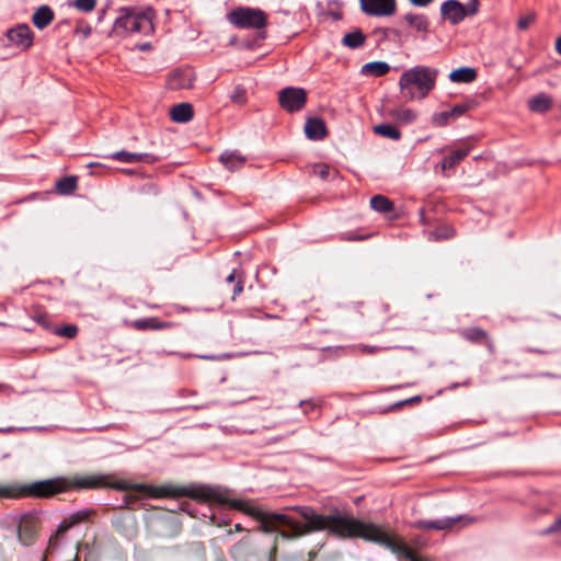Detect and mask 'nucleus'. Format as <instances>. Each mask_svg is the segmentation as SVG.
Instances as JSON below:
<instances>
[{
    "label": "nucleus",
    "mask_w": 561,
    "mask_h": 561,
    "mask_svg": "<svg viewBox=\"0 0 561 561\" xmlns=\"http://www.w3.org/2000/svg\"><path fill=\"white\" fill-rule=\"evenodd\" d=\"M294 510L299 513L305 523L297 522L288 514L272 513L276 526L282 525L293 531L291 535L282 533L283 538L290 539L327 530L330 535L339 538H363L380 545H390L387 534L381 528L370 523L360 522L337 510L332 511L329 515L318 514L309 506H296Z\"/></svg>",
    "instance_id": "f257e3e1"
},
{
    "label": "nucleus",
    "mask_w": 561,
    "mask_h": 561,
    "mask_svg": "<svg viewBox=\"0 0 561 561\" xmlns=\"http://www.w3.org/2000/svg\"><path fill=\"white\" fill-rule=\"evenodd\" d=\"M438 69L417 65L404 70L399 78V88L407 101L425 99L435 88Z\"/></svg>",
    "instance_id": "f03ea898"
},
{
    "label": "nucleus",
    "mask_w": 561,
    "mask_h": 561,
    "mask_svg": "<svg viewBox=\"0 0 561 561\" xmlns=\"http://www.w3.org/2000/svg\"><path fill=\"white\" fill-rule=\"evenodd\" d=\"M153 18L154 13L151 8H119L113 32L121 36L129 34L151 35L154 32Z\"/></svg>",
    "instance_id": "7ed1b4c3"
},
{
    "label": "nucleus",
    "mask_w": 561,
    "mask_h": 561,
    "mask_svg": "<svg viewBox=\"0 0 561 561\" xmlns=\"http://www.w3.org/2000/svg\"><path fill=\"white\" fill-rule=\"evenodd\" d=\"M68 488L69 483L62 478L38 481L25 486L0 485V497H20L26 494L50 496L64 492Z\"/></svg>",
    "instance_id": "20e7f679"
},
{
    "label": "nucleus",
    "mask_w": 561,
    "mask_h": 561,
    "mask_svg": "<svg viewBox=\"0 0 561 561\" xmlns=\"http://www.w3.org/2000/svg\"><path fill=\"white\" fill-rule=\"evenodd\" d=\"M230 24L238 28H263L266 25L265 12L257 8L240 7L227 14Z\"/></svg>",
    "instance_id": "39448f33"
},
{
    "label": "nucleus",
    "mask_w": 561,
    "mask_h": 561,
    "mask_svg": "<svg viewBox=\"0 0 561 561\" xmlns=\"http://www.w3.org/2000/svg\"><path fill=\"white\" fill-rule=\"evenodd\" d=\"M33 32L26 24H19L7 32L9 44L20 50H26L33 44Z\"/></svg>",
    "instance_id": "423d86ee"
},
{
    "label": "nucleus",
    "mask_w": 561,
    "mask_h": 561,
    "mask_svg": "<svg viewBox=\"0 0 561 561\" xmlns=\"http://www.w3.org/2000/svg\"><path fill=\"white\" fill-rule=\"evenodd\" d=\"M279 103L288 112L299 111L306 103V92L301 88H285L279 92Z\"/></svg>",
    "instance_id": "0eeeda50"
},
{
    "label": "nucleus",
    "mask_w": 561,
    "mask_h": 561,
    "mask_svg": "<svg viewBox=\"0 0 561 561\" xmlns=\"http://www.w3.org/2000/svg\"><path fill=\"white\" fill-rule=\"evenodd\" d=\"M360 9L368 15L389 16L396 12V0H359Z\"/></svg>",
    "instance_id": "6e6552de"
},
{
    "label": "nucleus",
    "mask_w": 561,
    "mask_h": 561,
    "mask_svg": "<svg viewBox=\"0 0 561 561\" xmlns=\"http://www.w3.org/2000/svg\"><path fill=\"white\" fill-rule=\"evenodd\" d=\"M472 520L471 517L458 515L455 517H446L442 519L435 520H421L417 522L416 526L424 529H437L445 530L451 529L456 527L457 524H461V526L469 524Z\"/></svg>",
    "instance_id": "1a4fd4ad"
},
{
    "label": "nucleus",
    "mask_w": 561,
    "mask_h": 561,
    "mask_svg": "<svg viewBox=\"0 0 561 561\" xmlns=\"http://www.w3.org/2000/svg\"><path fill=\"white\" fill-rule=\"evenodd\" d=\"M36 533V520L32 515L21 516L18 524V538L19 541L28 546L33 542Z\"/></svg>",
    "instance_id": "9d476101"
},
{
    "label": "nucleus",
    "mask_w": 561,
    "mask_h": 561,
    "mask_svg": "<svg viewBox=\"0 0 561 561\" xmlns=\"http://www.w3.org/2000/svg\"><path fill=\"white\" fill-rule=\"evenodd\" d=\"M136 489L152 497H176L186 494L185 489L172 485L148 486L141 484Z\"/></svg>",
    "instance_id": "9b49d317"
},
{
    "label": "nucleus",
    "mask_w": 561,
    "mask_h": 561,
    "mask_svg": "<svg viewBox=\"0 0 561 561\" xmlns=\"http://www.w3.org/2000/svg\"><path fill=\"white\" fill-rule=\"evenodd\" d=\"M440 12L451 24H458L466 16L463 5L457 0H448L442 4Z\"/></svg>",
    "instance_id": "f8f14e48"
},
{
    "label": "nucleus",
    "mask_w": 561,
    "mask_h": 561,
    "mask_svg": "<svg viewBox=\"0 0 561 561\" xmlns=\"http://www.w3.org/2000/svg\"><path fill=\"white\" fill-rule=\"evenodd\" d=\"M468 110L465 104L455 105L450 111H444L433 114L431 122L434 126L443 127L448 125L451 121L463 115Z\"/></svg>",
    "instance_id": "ddd939ff"
},
{
    "label": "nucleus",
    "mask_w": 561,
    "mask_h": 561,
    "mask_svg": "<svg viewBox=\"0 0 561 561\" xmlns=\"http://www.w3.org/2000/svg\"><path fill=\"white\" fill-rule=\"evenodd\" d=\"M194 73L191 69H178L174 70L168 80L170 89H188L193 85Z\"/></svg>",
    "instance_id": "4468645a"
},
{
    "label": "nucleus",
    "mask_w": 561,
    "mask_h": 561,
    "mask_svg": "<svg viewBox=\"0 0 561 561\" xmlns=\"http://www.w3.org/2000/svg\"><path fill=\"white\" fill-rule=\"evenodd\" d=\"M108 158L124 162V163H134L137 161H146L148 163H152L156 161V158H153L149 153H136V152H128L125 150L111 153L108 156Z\"/></svg>",
    "instance_id": "2eb2a0df"
},
{
    "label": "nucleus",
    "mask_w": 561,
    "mask_h": 561,
    "mask_svg": "<svg viewBox=\"0 0 561 561\" xmlns=\"http://www.w3.org/2000/svg\"><path fill=\"white\" fill-rule=\"evenodd\" d=\"M305 133L309 139L320 140L327 134L325 124L320 118H309L305 125Z\"/></svg>",
    "instance_id": "dca6fc26"
},
{
    "label": "nucleus",
    "mask_w": 561,
    "mask_h": 561,
    "mask_svg": "<svg viewBox=\"0 0 561 561\" xmlns=\"http://www.w3.org/2000/svg\"><path fill=\"white\" fill-rule=\"evenodd\" d=\"M449 80L455 83H470L477 78V70L472 67H461L453 70Z\"/></svg>",
    "instance_id": "f3484780"
},
{
    "label": "nucleus",
    "mask_w": 561,
    "mask_h": 561,
    "mask_svg": "<svg viewBox=\"0 0 561 561\" xmlns=\"http://www.w3.org/2000/svg\"><path fill=\"white\" fill-rule=\"evenodd\" d=\"M53 20L54 12L48 5L39 7L32 16V21L38 30L45 28Z\"/></svg>",
    "instance_id": "a211bd4d"
},
{
    "label": "nucleus",
    "mask_w": 561,
    "mask_h": 561,
    "mask_svg": "<svg viewBox=\"0 0 561 561\" xmlns=\"http://www.w3.org/2000/svg\"><path fill=\"white\" fill-rule=\"evenodd\" d=\"M170 116L176 123H186L193 117V107L188 103L176 104L171 108Z\"/></svg>",
    "instance_id": "6ab92c4d"
},
{
    "label": "nucleus",
    "mask_w": 561,
    "mask_h": 561,
    "mask_svg": "<svg viewBox=\"0 0 561 561\" xmlns=\"http://www.w3.org/2000/svg\"><path fill=\"white\" fill-rule=\"evenodd\" d=\"M389 70L390 66L386 61H370L362 67L360 73L369 77H381L388 73Z\"/></svg>",
    "instance_id": "aec40b11"
},
{
    "label": "nucleus",
    "mask_w": 561,
    "mask_h": 561,
    "mask_svg": "<svg viewBox=\"0 0 561 561\" xmlns=\"http://www.w3.org/2000/svg\"><path fill=\"white\" fill-rule=\"evenodd\" d=\"M468 153V148L456 149L448 157H446L438 167L442 169L443 172H446L447 170L453 169L457 164H459L460 161H462Z\"/></svg>",
    "instance_id": "412c9836"
},
{
    "label": "nucleus",
    "mask_w": 561,
    "mask_h": 561,
    "mask_svg": "<svg viewBox=\"0 0 561 561\" xmlns=\"http://www.w3.org/2000/svg\"><path fill=\"white\" fill-rule=\"evenodd\" d=\"M405 22L419 33H427L430 27L428 19L424 14L407 13Z\"/></svg>",
    "instance_id": "4be33fe9"
},
{
    "label": "nucleus",
    "mask_w": 561,
    "mask_h": 561,
    "mask_svg": "<svg viewBox=\"0 0 561 561\" xmlns=\"http://www.w3.org/2000/svg\"><path fill=\"white\" fill-rule=\"evenodd\" d=\"M365 38L366 36L364 35V33L360 30L356 28L350 33H346L342 38V43L346 47L355 49L360 47L365 43Z\"/></svg>",
    "instance_id": "5701e85b"
},
{
    "label": "nucleus",
    "mask_w": 561,
    "mask_h": 561,
    "mask_svg": "<svg viewBox=\"0 0 561 561\" xmlns=\"http://www.w3.org/2000/svg\"><path fill=\"white\" fill-rule=\"evenodd\" d=\"M220 161L230 171L240 168L244 163V158L233 151H226L221 153Z\"/></svg>",
    "instance_id": "b1692460"
},
{
    "label": "nucleus",
    "mask_w": 561,
    "mask_h": 561,
    "mask_svg": "<svg viewBox=\"0 0 561 561\" xmlns=\"http://www.w3.org/2000/svg\"><path fill=\"white\" fill-rule=\"evenodd\" d=\"M389 116L400 123L410 124L415 121L416 113L411 108L398 107L389 112Z\"/></svg>",
    "instance_id": "393cba45"
},
{
    "label": "nucleus",
    "mask_w": 561,
    "mask_h": 561,
    "mask_svg": "<svg viewBox=\"0 0 561 561\" xmlns=\"http://www.w3.org/2000/svg\"><path fill=\"white\" fill-rule=\"evenodd\" d=\"M528 106L533 112L543 113L551 106V99L546 94H538L528 101Z\"/></svg>",
    "instance_id": "a878e982"
},
{
    "label": "nucleus",
    "mask_w": 561,
    "mask_h": 561,
    "mask_svg": "<svg viewBox=\"0 0 561 561\" xmlns=\"http://www.w3.org/2000/svg\"><path fill=\"white\" fill-rule=\"evenodd\" d=\"M131 325L137 330H158L167 328L168 324L164 322L158 321L156 318H144L135 320Z\"/></svg>",
    "instance_id": "bb28decb"
},
{
    "label": "nucleus",
    "mask_w": 561,
    "mask_h": 561,
    "mask_svg": "<svg viewBox=\"0 0 561 561\" xmlns=\"http://www.w3.org/2000/svg\"><path fill=\"white\" fill-rule=\"evenodd\" d=\"M104 477L102 476H88L79 478L73 482L75 486L83 489H94L104 484Z\"/></svg>",
    "instance_id": "cd10ccee"
},
{
    "label": "nucleus",
    "mask_w": 561,
    "mask_h": 561,
    "mask_svg": "<svg viewBox=\"0 0 561 561\" xmlns=\"http://www.w3.org/2000/svg\"><path fill=\"white\" fill-rule=\"evenodd\" d=\"M374 131L382 137L398 140L401 137V131L391 124H380L374 126Z\"/></svg>",
    "instance_id": "c85d7f7f"
},
{
    "label": "nucleus",
    "mask_w": 561,
    "mask_h": 561,
    "mask_svg": "<svg viewBox=\"0 0 561 561\" xmlns=\"http://www.w3.org/2000/svg\"><path fill=\"white\" fill-rule=\"evenodd\" d=\"M370 206L378 213H388L393 208L391 201L382 195H376L371 197Z\"/></svg>",
    "instance_id": "c756f323"
},
{
    "label": "nucleus",
    "mask_w": 561,
    "mask_h": 561,
    "mask_svg": "<svg viewBox=\"0 0 561 561\" xmlns=\"http://www.w3.org/2000/svg\"><path fill=\"white\" fill-rule=\"evenodd\" d=\"M87 516H88L87 512H78V513L71 515L69 518H66V519H64L62 522L59 523L58 528H57V533L58 534L66 533L73 525H76L79 522H81L84 518H87Z\"/></svg>",
    "instance_id": "7c9ffc66"
},
{
    "label": "nucleus",
    "mask_w": 561,
    "mask_h": 561,
    "mask_svg": "<svg viewBox=\"0 0 561 561\" xmlns=\"http://www.w3.org/2000/svg\"><path fill=\"white\" fill-rule=\"evenodd\" d=\"M256 517L261 522V528L264 533L270 534L276 531L277 526L274 517H272V513L259 512Z\"/></svg>",
    "instance_id": "2f4dec72"
},
{
    "label": "nucleus",
    "mask_w": 561,
    "mask_h": 561,
    "mask_svg": "<svg viewBox=\"0 0 561 561\" xmlns=\"http://www.w3.org/2000/svg\"><path fill=\"white\" fill-rule=\"evenodd\" d=\"M77 187V179L75 176H66L56 183V190L64 195L72 193Z\"/></svg>",
    "instance_id": "473e14b6"
},
{
    "label": "nucleus",
    "mask_w": 561,
    "mask_h": 561,
    "mask_svg": "<svg viewBox=\"0 0 561 561\" xmlns=\"http://www.w3.org/2000/svg\"><path fill=\"white\" fill-rule=\"evenodd\" d=\"M72 5L82 12H90L96 5V0H75Z\"/></svg>",
    "instance_id": "72a5a7b5"
},
{
    "label": "nucleus",
    "mask_w": 561,
    "mask_h": 561,
    "mask_svg": "<svg viewBox=\"0 0 561 561\" xmlns=\"http://www.w3.org/2000/svg\"><path fill=\"white\" fill-rule=\"evenodd\" d=\"M454 234V230L449 227H440L436 231H432L430 233V239L432 240H439V239H447Z\"/></svg>",
    "instance_id": "f704fd0d"
},
{
    "label": "nucleus",
    "mask_w": 561,
    "mask_h": 561,
    "mask_svg": "<svg viewBox=\"0 0 561 561\" xmlns=\"http://www.w3.org/2000/svg\"><path fill=\"white\" fill-rule=\"evenodd\" d=\"M58 335L66 336L72 339L78 333V328L73 324H68L62 328L56 329L55 331Z\"/></svg>",
    "instance_id": "c9c22d12"
},
{
    "label": "nucleus",
    "mask_w": 561,
    "mask_h": 561,
    "mask_svg": "<svg viewBox=\"0 0 561 561\" xmlns=\"http://www.w3.org/2000/svg\"><path fill=\"white\" fill-rule=\"evenodd\" d=\"M312 172L314 175L319 176L320 179L325 180L329 176L330 168L328 164L317 163L313 165Z\"/></svg>",
    "instance_id": "e433bc0d"
},
{
    "label": "nucleus",
    "mask_w": 561,
    "mask_h": 561,
    "mask_svg": "<svg viewBox=\"0 0 561 561\" xmlns=\"http://www.w3.org/2000/svg\"><path fill=\"white\" fill-rule=\"evenodd\" d=\"M536 20V13L535 12H529L527 15L525 16H520V19L518 20L517 22V27L518 30H526L528 28V26Z\"/></svg>",
    "instance_id": "4c0bfd02"
},
{
    "label": "nucleus",
    "mask_w": 561,
    "mask_h": 561,
    "mask_svg": "<svg viewBox=\"0 0 561 561\" xmlns=\"http://www.w3.org/2000/svg\"><path fill=\"white\" fill-rule=\"evenodd\" d=\"M92 28L88 24H79L76 28V34L80 35L83 39H87L91 35Z\"/></svg>",
    "instance_id": "58836bf2"
},
{
    "label": "nucleus",
    "mask_w": 561,
    "mask_h": 561,
    "mask_svg": "<svg viewBox=\"0 0 561 561\" xmlns=\"http://www.w3.org/2000/svg\"><path fill=\"white\" fill-rule=\"evenodd\" d=\"M201 495L204 496V497H214V499H217L220 502L225 501V499L217 491H214V490H210V489H207V490L203 489V490H201Z\"/></svg>",
    "instance_id": "ea45409f"
},
{
    "label": "nucleus",
    "mask_w": 561,
    "mask_h": 561,
    "mask_svg": "<svg viewBox=\"0 0 561 561\" xmlns=\"http://www.w3.org/2000/svg\"><path fill=\"white\" fill-rule=\"evenodd\" d=\"M561 530V517L559 519L556 520V523L553 525H551L550 527H548L543 534H551V533H554V531H559Z\"/></svg>",
    "instance_id": "a19ab883"
},
{
    "label": "nucleus",
    "mask_w": 561,
    "mask_h": 561,
    "mask_svg": "<svg viewBox=\"0 0 561 561\" xmlns=\"http://www.w3.org/2000/svg\"><path fill=\"white\" fill-rule=\"evenodd\" d=\"M243 290V285H242V280L241 278L239 277L234 288H233V296H232V299L236 298L237 295L241 294Z\"/></svg>",
    "instance_id": "79ce46f5"
},
{
    "label": "nucleus",
    "mask_w": 561,
    "mask_h": 561,
    "mask_svg": "<svg viewBox=\"0 0 561 561\" xmlns=\"http://www.w3.org/2000/svg\"><path fill=\"white\" fill-rule=\"evenodd\" d=\"M410 2L415 7H427L433 0H410Z\"/></svg>",
    "instance_id": "37998d69"
},
{
    "label": "nucleus",
    "mask_w": 561,
    "mask_h": 561,
    "mask_svg": "<svg viewBox=\"0 0 561 561\" xmlns=\"http://www.w3.org/2000/svg\"><path fill=\"white\" fill-rule=\"evenodd\" d=\"M483 335V332L479 329H472L470 331V334L468 335L469 339H477L479 336H482Z\"/></svg>",
    "instance_id": "c03bdc74"
},
{
    "label": "nucleus",
    "mask_w": 561,
    "mask_h": 561,
    "mask_svg": "<svg viewBox=\"0 0 561 561\" xmlns=\"http://www.w3.org/2000/svg\"><path fill=\"white\" fill-rule=\"evenodd\" d=\"M420 400V397H413L411 399H408V400H404V401H400V402H397L394 404V407H401L403 404H407V403H411V402H415V401H419Z\"/></svg>",
    "instance_id": "a18cd8bd"
},
{
    "label": "nucleus",
    "mask_w": 561,
    "mask_h": 561,
    "mask_svg": "<svg viewBox=\"0 0 561 561\" xmlns=\"http://www.w3.org/2000/svg\"><path fill=\"white\" fill-rule=\"evenodd\" d=\"M237 277H240L238 274H237V271L233 270L228 276H227V282L228 283H232L236 280Z\"/></svg>",
    "instance_id": "49530a36"
},
{
    "label": "nucleus",
    "mask_w": 561,
    "mask_h": 561,
    "mask_svg": "<svg viewBox=\"0 0 561 561\" xmlns=\"http://www.w3.org/2000/svg\"><path fill=\"white\" fill-rule=\"evenodd\" d=\"M199 357L204 358V359H210V360L222 358L221 355H203V356H199ZM224 357H226V355H224Z\"/></svg>",
    "instance_id": "de8ad7c7"
},
{
    "label": "nucleus",
    "mask_w": 561,
    "mask_h": 561,
    "mask_svg": "<svg viewBox=\"0 0 561 561\" xmlns=\"http://www.w3.org/2000/svg\"><path fill=\"white\" fill-rule=\"evenodd\" d=\"M478 11V3L474 1L469 9L470 14H474Z\"/></svg>",
    "instance_id": "09e8293b"
},
{
    "label": "nucleus",
    "mask_w": 561,
    "mask_h": 561,
    "mask_svg": "<svg viewBox=\"0 0 561 561\" xmlns=\"http://www.w3.org/2000/svg\"><path fill=\"white\" fill-rule=\"evenodd\" d=\"M556 49L561 55V36L556 42Z\"/></svg>",
    "instance_id": "8fccbe9b"
},
{
    "label": "nucleus",
    "mask_w": 561,
    "mask_h": 561,
    "mask_svg": "<svg viewBox=\"0 0 561 561\" xmlns=\"http://www.w3.org/2000/svg\"><path fill=\"white\" fill-rule=\"evenodd\" d=\"M150 48H151L150 43H145V44L139 46L140 50H149Z\"/></svg>",
    "instance_id": "3c124183"
},
{
    "label": "nucleus",
    "mask_w": 561,
    "mask_h": 561,
    "mask_svg": "<svg viewBox=\"0 0 561 561\" xmlns=\"http://www.w3.org/2000/svg\"><path fill=\"white\" fill-rule=\"evenodd\" d=\"M378 347L376 346H364L363 350L366 351V352H369V353H373L377 350Z\"/></svg>",
    "instance_id": "603ef678"
},
{
    "label": "nucleus",
    "mask_w": 561,
    "mask_h": 561,
    "mask_svg": "<svg viewBox=\"0 0 561 561\" xmlns=\"http://www.w3.org/2000/svg\"><path fill=\"white\" fill-rule=\"evenodd\" d=\"M231 504L233 507H238V508H242V505H243L241 501H237V500L233 501Z\"/></svg>",
    "instance_id": "864d4df0"
},
{
    "label": "nucleus",
    "mask_w": 561,
    "mask_h": 561,
    "mask_svg": "<svg viewBox=\"0 0 561 561\" xmlns=\"http://www.w3.org/2000/svg\"><path fill=\"white\" fill-rule=\"evenodd\" d=\"M9 391V388L4 385H0V392H8Z\"/></svg>",
    "instance_id": "5fc2aeb1"
},
{
    "label": "nucleus",
    "mask_w": 561,
    "mask_h": 561,
    "mask_svg": "<svg viewBox=\"0 0 561 561\" xmlns=\"http://www.w3.org/2000/svg\"><path fill=\"white\" fill-rule=\"evenodd\" d=\"M241 92H242V91H240V92H239V91H238V92H236V94L232 96V99H233L234 101H238V100H239V98H240V93H241Z\"/></svg>",
    "instance_id": "6e6d98bb"
},
{
    "label": "nucleus",
    "mask_w": 561,
    "mask_h": 561,
    "mask_svg": "<svg viewBox=\"0 0 561 561\" xmlns=\"http://www.w3.org/2000/svg\"><path fill=\"white\" fill-rule=\"evenodd\" d=\"M104 14H105V11L103 10V11H102V13H101V15L99 16V21H101V20H102V18L104 16Z\"/></svg>",
    "instance_id": "4d7b16f0"
}]
</instances>
